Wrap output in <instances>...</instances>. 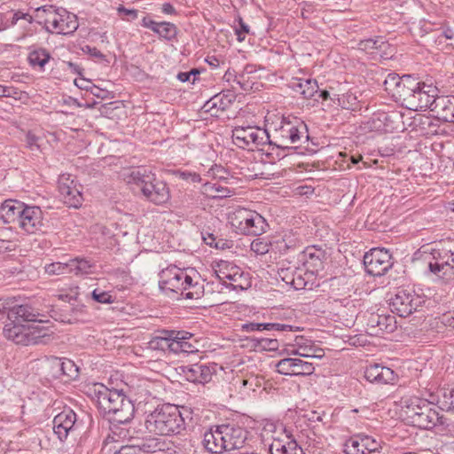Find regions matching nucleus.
I'll return each mask as SVG.
<instances>
[{"instance_id":"nucleus-1","label":"nucleus","mask_w":454,"mask_h":454,"mask_svg":"<svg viewBox=\"0 0 454 454\" xmlns=\"http://www.w3.org/2000/svg\"><path fill=\"white\" fill-rule=\"evenodd\" d=\"M43 317L30 305H15L9 309L8 321L3 333L16 344L28 346L41 343L45 337L53 333L51 322Z\"/></svg>"},{"instance_id":"nucleus-2","label":"nucleus","mask_w":454,"mask_h":454,"mask_svg":"<svg viewBox=\"0 0 454 454\" xmlns=\"http://www.w3.org/2000/svg\"><path fill=\"white\" fill-rule=\"evenodd\" d=\"M97 391L98 409L114 423L125 424L129 422L135 412L131 400L118 390L109 389L99 385Z\"/></svg>"},{"instance_id":"nucleus-3","label":"nucleus","mask_w":454,"mask_h":454,"mask_svg":"<svg viewBox=\"0 0 454 454\" xmlns=\"http://www.w3.org/2000/svg\"><path fill=\"white\" fill-rule=\"evenodd\" d=\"M159 287L166 294H177L185 299L200 298L202 287L186 270L175 265L162 269L159 273Z\"/></svg>"},{"instance_id":"nucleus-4","label":"nucleus","mask_w":454,"mask_h":454,"mask_svg":"<svg viewBox=\"0 0 454 454\" xmlns=\"http://www.w3.org/2000/svg\"><path fill=\"white\" fill-rule=\"evenodd\" d=\"M35 18L38 24L51 34L71 35L77 30V17L64 8L44 5L35 9Z\"/></svg>"},{"instance_id":"nucleus-5","label":"nucleus","mask_w":454,"mask_h":454,"mask_svg":"<svg viewBox=\"0 0 454 454\" xmlns=\"http://www.w3.org/2000/svg\"><path fill=\"white\" fill-rule=\"evenodd\" d=\"M145 427L160 435L179 434L184 428V419L176 406L163 405L147 416Z\"/></svg>"},{"instance_id":"nucleus-6","label":"nucleus","mask_w":454,"mask_h":454,"mask_svg":"<svg viewBox=\"0 0 454 454\" xmlns=\"http://www.w3.org/2000/svg\"><path fill=\"white\" fill-rule=\"evenodd\" d=\"M404 86L406 90L402 92L403 104L408 109L419 111L431 109L435 98L439 93V90L432 83H427L412 77L406 79Z\"/></svg>"},{"instance_id":"nucleus-7","label":"nucleus","mask_w":454,"mask_h":454,"mask_svg":"<svg viewBox=\"0 0 454 454\" xmlns=\"http://www.w3.org/2000/svg\"><path fill=\"white\" fill-rule=\"evenodd\" d=\"M127 183L135 184L143 195L151 202L161 205L169 200V191L167 184L157 179L153 174L132 170L127 177Z\"/></svg>"},{"instance_id":"nucleus-8","label":"nucleus","mask_w":454,"mask_h":454,"mask_svg":"<svg viewBox=\"0 0 454 454\" xmlns=\"http://www.w3.org/2000/svg\"><path fill=\"white\" fill-rule=\"evenodd\" d=\"M405 414L410 422L421 429H431L437 425L449 427L447 419L440 415L432 403L423 399L411 400L406 406Z\"/></svg>"},{"instance_id":"nucleus-9","label":"nucleus","mask_w":454,"mask_h":454,"mask_svg":"<svg viewBox=\"0 0 454 454\" xmlns=\"http://www.w3.org/2000/svg\"><path fill=\"white\" fill-rule=\"evenodd\" d=\"M266 130L269 134L268 144L278 147H288L300 140L297 127L286 117L280 114H268L265 117Z\"/></svg>"},{"instance_id":"nucleus-10","label":"nucleus","mask_w":454,"mask_h":454,"mask_svg":"<svg viewBox=\"0 0 454 454\" xmlns=\"http://www.w3.org/2000/svg\"><path fill=\"white\" fill-rule=\"evenodd\" d=\"M230 222L238 232L245 235L257 236L266 228V222L260 214L246 208H239L233 212Z\"/></svg>"},{"instance_id":"nucleus-11","label":"nucleus","mask_w":454,"mask_h":454,"mask_svg":"<svg viewBox=\"0 0 454 454\" xmlns=\"http://www.w3.org/2000/svg\"><path fill=\"white\" fill-rule=\"evenodd\" d=\"M232 140L240 148L260 149V146L268 144L269 134L266 129L255 126L236 127L232 130Z\"/></svg>"},{"instance_id":"nucleus-12","label":"nucleus","mask_w":454,"mask_h":454,"mask_svg":"<svg viewBox=\"0 0 454 454\" xmlns=\"http://www.w3.org/2000/svg\"><path fill=\"white\" fill-rule=\"evenodd\" d=\"M425 300L413 290L399 289L391 299V310L402 317L410 316L421 307Z\"/></svg>"},{"instance_id":"nucleus-13","label":"nucleus","mask_w":454,"mask_h":454,"mask_svg":"<svg viewBox=\"0 0 454 454\" xmlns=\"http://www.w3.org/2000/svg\"><path fill=\"white\" fill-rule=\"evenodd\" d=\"M392 256L385 248H372L364 256L365 271L374 277L383 276L393 265Z\"/></svg>"},{"instance_id":"nucleus-14","label":"nucleus","mask_w":454,"mask_h":454,"mask_svg":"<svg viewBox=\"0 0 454 454\" xmlns=\"http://www.w3.org/2000/svg\"><path fill=\"white\" fill-rule=\"evenodd\" d=\"M213 270L216 278L223 285L230 286L233 289H244L243 271L233 262L228 261L217 262L214 265Z\"/></svg>"},{"instance_id":"nucleus-15","label":"nucleus","mask_w":454,"mask_h":454,"mask_svg":"<svg viewBox=\"0 0 454 454\" xmlns=\"http://www.w3.org/2000/svg\"><path fill=\"white\" fill-rule=\"evenodd\" d=\"M59 192L65 204L78 207L82 205L81 185L69 174H63L59 178Z\"/></svg>"},{"instance_id":"nucleus-16","label":"nucleus","mask_w":454,"mask_h":454,"mask_svg":"<svg viewBox=\"0 0 454 454\" xmlns=\"http://www.w3.org/2000/svg\"><path fill=\"white\" fill-rule=\"evenodd\" d=\"M77 427L76 414L69 408L65 409L53 419L54 434L61 442L65 441L68 434L74 432Z\"/></svg>"},{"instance_id":"nucleus-17","label":"nucleus","mask_w":454,"mask_h":454,"mask_svg":"<svg viewBox=\"0 0 454 454\" xmlns=\"http://www.w3.org/2000/svg\"><path fill=\"white\" fill-rule=\"evenodd\" d=\"M332 249L326 243L314 244V276L325 278L328 275L332 278Z\"/></svg>"},{"instance_id":"nucleus-18","label":"nucleus","mask_w":454,"mask_h":454,"mask_svg":"<svg viewBox=\"0 0 454 454\" xmlns=\"http://www.w3.org/2000/svg\"><path fill=\"white\" fill-rule=\"evenodd\" d=\"M18 226L27 233H35L42 230L43 212L38 207H24Z\"/></svg>"},{"instance_id":"nucleus-19","label":"nucleus","mask_w":454,"mask_h":454,"mask_svg":"<svg viewBox=\"0 0 454 454\" xmlns=\"http://www.w3.org/2000/svg\"><path fill=\"white\" fill-rule=\"evenodd\" d=\"M364 377L368 381L376 384H395L397 380V375L392 369L379 364L368 365Z\"/></svg>"},{"instance_id":"nucleus-20","label":"nucleus","mask_w":454,"mask_h":454,"mask_svg":"<svg viewBox=\"0 0 454 454\" xmlns=\"http://www.w3.org/2000/svg\"><path fill=\"white\" fill-rule=\"evenodd\" d=\"M437 256L434 254L435 262L428 263L429 270L439 278L449 281L451 277L450 275L447 276V271L451 270V274L454 275V250L446 252L443 256L440 253H437Z\"/></svg>"},{"instance_id":"nucleus-21","label":"nucleus","mask_w":454,"mask_h":454,"mask_svg":"<svg viewBox=\"0 0 454 454\" xmlns=\"http://www.w3.org/2000/svg\"><path fill=\"white\" fill-rule=\"evenodd\" d=\"M222 434L226 445V451L243 447L247 439V431L233 425H221Z\"/></svg>"},{"instance_id":"nucleus-22","label":"nucleus","mask_w":454,"mask_h":454,"mask_svg":"<svg viewBox=\"0 0 454 454\" xmlns=\"http://www.w3.org/2000/svg\"><path fill=\"white\" fill-rule=\"evenodd\" d=\"M430 111L435 113L439 120L454 124V97L437 95Z\"/></svg>"},{"instance_id":"nucleus-23","label":"nucleus","mask_w":454,"mask_h":454,"mask_svg":"<svg viewBox=\"0 0 454 454\" xmlns=\"http://www.w3.org/2000/svg\"><path fill=\"white\" fill-rule=\"evenodd\" d=\"M203 445L211 453H222L226 449L221 426L210 428L204 434Z\"/></svg>"},{"instance_id":"nucleus-24","label":"nucleus","mask_w":454,"mask_h":454,"mask_svg":"<svg viewBox=\"0 0 454 454\" xmlns=\"http://www.w3.org/2000/svg\"><path fill=\"white\" fill-rule=\"evenodd\" d=\"M25 204L20 201L5 200L0 207V220L4 223H16L18 225Z\"/></svg>"},{"instance_id":"nucleus-25","label":"nucleus","mask_w":454,"mask_h":454,"mask_svg":"<svg viewBox=\"0 0 454 454\" xmlns=\"http://www.w3.org/2000/svg\"><path fill=\"white\" fill-rule=\"evenodd\" d=\"M262 437L264 442L275 443L277 441H284L285 437H291L282 423L266 422L262 430Z\"/></svg>"},{"instance_id":"nucleus-26","label":"nucleus","mask_w":454,"mask_h":454,"mask_svg":"<svg viewBox=\"0 0 454 454\" xmlns=\"http://www.w3.org/2000/svg\"><path fill=\"white\" fill-rule=\"evenodd\" d=\"M184 376L191 382L205 384L211 380L212 372L207 365L193 364L184 371Z\"/></svg>"},{"instance_id":"nucleus-27","label":"nucleus","mask_w":454,"mask_h":454,"mask_svg":"<svg viewBox=\"0 0 454 454\" xmlns=\"http://www.w3.org/2000/svg\"><path fill=\"white\" fill-rule=\"evenodd\" d=\"M269 450L270 454H304L302 449L291 437L269 443Z\"/></svg>"},{"instance_id":"nucleus-28","label":"nucleus","mask_w":454,"mask_h":454,"mask_svg":"<svg viewBox=\"0 0 454 454\" xmlns=\"http://www.w3.org/2000/svg\"><path fill=\"white\" fill-rule=\"evenodd\" d=\"M177 335L178 333H176V331H161L158 335L153 337L149 341V347L152 349L171 351V346L174 341V339H179Z\"/></svg>"},{"instance_id":"nucleus-29","label":"nucleus","mask_w":454,"mask_h":454,"mask_svg":"<svg viewBox=\"0 0 454 454\" xmlns=\"http://www.w3.org/2000/svg\"><path fill=\"white\" fill-rule=\"evenodd\" d=\"M406 79H412L411 75H403L400 77L396 74H389L384 82V85L387 90H389L394 95L397 96L401 100L403 98L402 92L406 90V85L404 86V82H406Z\"/></svg>"},{"instance_id":"nucleus-30","label":"nucleus","mask_w":454,"mask_h":454,"mask_svg":"<svg viewBox=\"0 0 454 454\" xmlns=\"http://www.w3.org/2000/svg\"><path fill=\"white\" fill-rule=\"evenodd\" d=\"M177 337L180 339H174L171 346V352L173 353H193L197 351L196 348L189 342L192 335L187 332H176Z\"/></svg>"},{"instance_id":"nucleus-31","label":"nucleus","mask_w":454,"mask_h":454,"mask_svg":"<svg viewBox=\"0 0 454 454\" xmlns=\"http://www.w3.org/2000/svg\"><path fill=\"white\" fill-rule=\"evenodd\" d=\"M231 103V99L225 95H215L203 106L205 112H212V114H217L218 111H224Z\"/></svg>"},{"instance_id":"nucleus-32","label":"nucleus","mask_w":454,"mask_h":454,"mask_svg":"<svg viewBox=\"0 0 454 454\" xmlns=\"http://www.w3.org/2000/svg\"><path fill=\"white\" fill-rule=\"evenodd\" d=\"M436 402L441 410L454 411V387L438 390Z\"/></svg>"},{"instance_id":"nucleus-33","label":"nucleus","mask_w":454,"mask_h":454,"mask_svg":"<svg viewBox=\"0 0 454 454\" xmlns=\"http://www.w3.org/2000/svg\"><path fill=\"white\" fill-rule=\"evenodd\" d=\"M310 78L294 77L291 80L289 86L297 93L302 95L305 98L312 97V87L310 85Z\"/></svg>"},{"instance_id":"nucleus-34","label":"nucleus","mask_w":454,"mask_h":454,"mask_svg":"<svg viewBox=\"0 0 454 454\" xmlns=\"http://www.w3.org/2000/svg\"><path fill=\"white\" fill-rule=\"evenodd\" d=\"M92 263L83 258H74L69 261L70 273L75 275L90 274L92 272Z\"/></svg>"},{"instance_id":"nucleus-35","label":"nucleus","mask_w":454,"mask_h":454,"mask_svg":"<svg viewBox=\"0 0 454 454\" xmlns=\"http://www.w3.org/2000/svg\"><path fill=\"white\" fill-rule=\"evenodd\" d=\"M314 359H324L323 365L325 367L323 368L322 371L317 372H316V366H319V364L314 363V375L319 376L322 375L323 377H325L326 375L331 374V369H330V364H331V358L325 356V349L317 347L314 344Z\"/></svg>"},{"instance_id":"nucleus-36","label":"nucleus","mask_w":454,"mask_h":454,"mask_svg":"<svg viewBox=\"0 0 454 454\" xmlns=\"http://www.w3.org/2000/svg\"><path fill=\"white\" fill-rule=\"evenodd\" d=\"M360 442H356V446L364 447L366 450V454H379L381 449L380 442L369 435L360 434Z\"/></svg>"},{"instance_id":"nucleus-37","label":"nucleus","mask_w":454,"mask_h":454,"mask_svg":"<svg viewBox=\"0 0 454 454\" xmlns=\"http://www.w3.org/2000/svg\"><path fill=\"white\" fill-rule=\"evenodd\" d=\"M50 58L51 56L46 50L39 49L29 53L28 60L31 66L38 67L42 69L49 61Z\"/></svg>"},{"instance_id":"nucleus-38","label":"nucleus","mask_w":454,"mask_h":454,"mask_svg":"<svg viewBox=\"0 0 454 454\" xmlns=\"http://www.w3.org/2000/svg\"><path fill=\"white\" fill-rule=\"evenodd\" d=\"M160 37L166 40H172L177 34L176 27L170 22H159L155 32Z\"/></svg>"},{"instance_id":"nucleus-39","label":"nucleus","mask_w":454,"mask_h":454,"mask_svg":"<svg viewBox=\"0 0 454 454\" xmlns=\"http://www.w3.org/2000/svg\"><path fill=\"white\" fill-rule=\"evenodd\" d=\"M141 454L156 453L164 451V442L157 438H149L145 440L140 445Z\"/></svg>"},{"instance_id":"nucleus-40","label":"nucleus","mask_w":454,"mask_h":454,"mask_svg":"<svg viewBox=\"0 0 454 454\" xmlns=\"http://www.w3.org/2000/svg\"><path fill=\"white\" fill-rule=\"evenodd\" d=\"M56 366L59 369L62 374L67 375L69 378H74L77 375L78 369L71 360L61 361L60 359L55 360Z\"/></svg>"},{"instance_id":"nucleus-41","label":"nucleus","mask_w":454,"mask_h":454,"mask_svg":"<svg viewBox=\"0 0 454 454\" xmlns=\"http://www.w3.org/2000/svg\"><path fill=\"white\" fill-rule=\"evenodd\" d=\"M295 364H296L295 357L285 358V359L280 360L276 364V368H277V371L281 374L292 375V374H294V372L296 369Z\"/></svg>"},{"instance_id":"nucleus-42","label":"nucleus","mask_w":454,"mask_h":454,"mask_svg":"<svg viewBox=\"0 0 454 454\" xmlns=\"http://www.w3.org/2000/svg\"><path fill=\"white\" fill-rule=\"evenodd\" d=\"M45 272L49 275H63L70 273L69 261L67 262H52L45 266Z\"/></svg>"},{"instance_id":"nucleus-43","label":"nucleus","mask_w":454,"mask_h":454,"mask_svg":"<svg viewBox=\"0 0 454 454\" xmlns=\"http://www.w3.org/2000/svg\"><path fill=\"white\" fill-rule=\"evenodd\" d=\"M361 435H356L348 439L344 444V452L345 454H366V450L364 447L356 446V442H360Z\"/></svg>"},{"instance_id":"nucleus-44","label":"nucleus","mask_w":454,"mask_h":454,"mask_svg":"<svg viewBox=\"0 0 454 454\" xmlns=\"http://www.w3.org/2000/svg\"><path fill=\"white\" fill-rule=\"evenodd\" d=\"M377 325L381 329L387 332H393L395 329V320L394 317L388 316H378L377 317Z\"/></svg>"},{"instance_id":"nucleus-45","label":"nucleus","mask_w":454,"mask_h":454,"mask_svg":"<svg viewBox=\"0 0 454 454\" xmlns=\"http://www.w3.org/2000/svg\"><path fill=\"white\" fill-rule=\"evenodd\" d=\"M295 372L294 375H309L312 373V363L304 361L300 357H295Z\"/></svg>"},{"instance_id":"nucleus-46","label":"nucleus","mask_w":454,"mask_h":454,"mask_svg":"<svg viewBox=\"0 0 454 454\" xmlns=\"http://www.w3.org/2000/svg\"><path fill=\"white\" fill-rule=\"evenodd\" d=\"M91 296L94 301L103 304H110L114 301V298L108 292L98 288L92 292Z\"/></svg>"},{"instance_id":"nucleus-47","label":"nucleus","mask_w":454,"mask_h":454,"mask_svg":"<svg viewBox=\"0 0 454 454\" xmlns=\"http://www.w3.org/2000/svg\"><path fill=\"white\" fill-rule=\"evenodd\" d=\"M117 12L120 18L126 21H131L138 17V11L136 9H127L123 5L117 7Z\"/></svg>"},{"instance_id":"nucleus-48","label":"nucleus","mask_w":454,"mask_h":454,"mask_svg":"<svg viewBox=\"0 0 454 454\" xmlns=\"http://www.w3.org/2000/svg\"><path fill=\"white\" fill-rule=\"evenodd\" d=\"M270 244L263 239H255L251 243V250L258 254H265L269 252Z\"/></svg>"},{"instance_id":"nucleus-49","label":"nucleus","mask_w":454,"mask_h":454,"mask_svg":"<svg viewBox=\"0 0 454 454\" xmlns=\"http://www.w3.org/2000/svg\"><path fill=\"white\" fill-rule=\"evenodd\" d=\"M117 225L121 228L122 233L126 235L128 233V227L135 228V222L132 215H125L120 218Z\"/></svg>"},{"instance_id":"nucleus-50","label":"nucleus","mask_w":454,"mask_h":454,"mask_svg":"<svg viewBox=\"0 0 454 454\" xmlns=\"http://www.w3.org/2000/svg\"><path fill=\"white\" fill-rule=\"evenodd\" d=\"M251 168L247 167V171L242 172L247 177H258L264 175V172L261 169V164L254 162L251 163Z\"/></svg>"},{"instance_id":"nucleus-51","label":"nucleus","mask_w":454,"mask_h":454,"mask_svg":"<svg viewBox=\"0 0 454 454\" xmlns=\"http://www.w3.org/2000/svg\"><path fill=\"white\" fill-rule=\"evenodd\" d=\"M332 233L330 232V230L328 229V227H325V226H322V227H317V230L315 231L314 232V236L315 237H318L320 241L322 242L321 244H324V243H326L329 241V239H332Z\"/></svg>"},{"instance_id":"nucleus-52","label":"nucleus","mask_w":454,"mask_h":454,"mask_svg":"<svg viewBox=\"0 0 454 454\" xmlns=\"http://www.w3.org/2000/svg\"><path fill=\"white\" fill-rule=\"evenodd\" d=\"M235 32L239 42L245 40L246 35L249 33V26L247 25L241 18L239 19V27H235Z\"/></svg>"},{"instance_id":"nucleus-53","label":"nucleus","mask_w":454,"mask_h":454,"mask_svg":"<svg viewBox=\"0 0 454 454\" xmlns=\"http://www.w3.org/2000/svg\"><path fill=\"white\" fill-rule=\"evenodd\" d=\"M314 85L317 90H314V101H317V98H322L323 102L330 98V93L326 89H320L317 80L314 79Z\"/></svg>"},{"instance_id":"nucleus-54","label":"nucleus","mask_w":454,"mask_h":454,"mask_svg":"<svg viewBox=\"0 0 454 454\" xmlns=\"http://www.w3.org/2000/svg\"><path fill=\"white\" fill-rule=\"evenodd\" d=\"M385 43L382 39H368L361 43L364 50L380 49Z\"/></svg>"},{"instance_id":"nucleus-55","label":"nucleus","mask_w":454,"mask_h":454,"mask_svg":"<svg viewBox=\"0 0 454 454\" xmlns=\"http://www.w3.org/2000/svg\"><path fill=\"white\" fill-rule=\"evenodd\" d=\"M114 454H141V450L137 445H125L121 447Z\"/></svg>"},{"instance_id":"nucleus-56","label":"nucleus","mask_w":454,"mask_h":454,"mask_svg":"<svg viewBox=\"0 0 454 454\" xmlns=\"http://www.w3.org/2000/svg\"><path fill=\"white\" fill-rule=\"evenodd\" d=\"M82 51L83 52L90 54L91 57L98 59L100 60H105L106 59V56L95 47L86 45L82 48Z\"/></svg>"},{"instance_id":"nucleus-57","label":"nucleus","mask_w":454,"mask_h":454,"mask_svg":"<svg viewBox=\"0 0 454 454\" xmlns=\"http://www.w3.org/2000/svg\"><path fill=\"white\" fill-rule=\"evenodd\" d=\"M18 94L15 88L0 84V97H13Z\"/></svg>"},{"instance_id":"nucleus-58","label":"nucleus","mask_w":454,"mask_h":454,"mask_svg":"<svg viewBox=\"0 0 454 454\" xmlns=\"http://www.w3.org/2000/svg\"><path fill=\"white\" fill-rule=\"evenodd\" d=\"M21 17H22V12H20V11L15 12L13 16H12V19L10 26H15L17 24V22L20 20H21ZM7 27H9V25L7 23L4 24L3 20H1V22H0V31L4 30Z\"/></svg>"},{"instance_id":"nucleus-59","label":"nucleus","mask_w":454,"mask_h":454,"mask_svg":"<svg viewBox=\"0 0 454 454\" xmlns=\"http://www.w3.org/2000/svg\"><path fill=\"white\" fill-rule=\"evenodd\" d=\"M158 24L159 22L154 21L148 16L144 17L141 20V25L144 27L151 29L153 32H155Z\"/></svg>"},{"instance_id":"nucleus-60","label":"nucleus","mask_w":454,"mask_h":454,"mask_svg":"<svg viewBox=\"0 0 454 454\" xmlns=\"http://www.w3.org/2000/svg\"><path fill=\"white\" fill-rule=\"evenodd\" d=\"M198 74L199 72L195 69H192L190 72H181L177 74V79L182 82H185L190 80L191 75H195Z\"/></svg>"},{"instance_id":"nucleus-61","label":"nucleus","mask_w":454,"mask_h":454,"mask_svg":"<svg viewBox=\"0 0 454 454\" xmlns=\"http://www.w3.org/2000/svg\"><path fill=\"white\" fill-rule=\"evenodd\" d=\"M295 193L297 195H309V194H311L312 193V190L310 188V186H308V185H300L298 187L295 188Z\"/></svg>"},{"instance_id":"nucleus-62","label":"nucleus","mask_w":454,"mask_h":454,"mask_svg":"<svg viewBox=\"0 0 454 454\" xmlns=\"http://www.w3.org/2000/svg\"><path fill=\"white\" fill-rule=\"evenodd\" d=\"M12 242L6 239H0V254L5 251L12 250Z\"/></svg>"},{"instance_id":"nucleus-63","label":"nucleus","mask_w":454,"mask_h":454,"mask_svg":"<svg viewBox=\"0 0 454 454\" xmlns=\"http://www.w3.org/2000/svg\"><path fill=\"white\" fill-rule=\"evenodd\" d=\"M161 11L165 14H174L176 13V10L174 6L169 3H165L162 4Z\"/></svg>"},{"instance_id":"nucleus-64","label":"nucleus","mask_w":454,"mask_h":454,"mask_svg":"<svg viewBox=\"0 0 454 454\" xmlns=\"http://www.w3.org/2000/svg\"><path fill=\"white\" fill-rule=\"evenodd\" d=\"M442 35L446 39H452L454 38V30L447 27L442 31Z\"/></svg>"}]
</instances>
